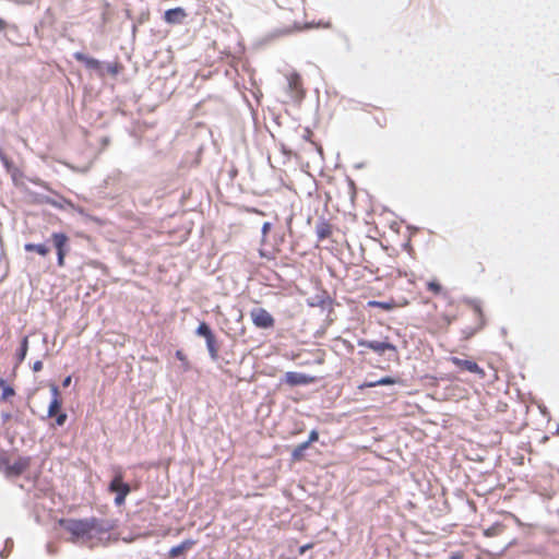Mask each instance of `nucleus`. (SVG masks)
<instances>
[{
    "label": "nucleus",
    "instance_id": "c756f323",
    "mask_svg": "<svg viewBox=\"0 0 559 559\" xmlns=\"http://www.w3.org/2000/svg\"><path fill=\"white\" fill-rule=\"evenodd\" d=\"M318 439H319L318 431L317 430H312L309 433L308 440L305 441L304 443H307V447L309 448L313 442L318 441Z\"/></svg>",
    "mask_w": 559,
    "mask_h": 559
},
{
    "label": "nucleus",
    "instance_id": "4c0bfd02",
    "mask_svg": "<svg viewBox=\"0 0 559 559\" xmlns=\"http://www.w3.org/2000/svg\"><path fill=\"white\" fill-rule=\"evenodd\" d=\"M474 334V331L467 333L466 338L471 337Z\"/></svg>",
    "mask_w": 559,
    "mask_h": 559
},
{
    "label": "nucleus",
    "instance_id": "ddd939ff",
    "mask_svg": "<svg viewBox=\"0 0 559 559\" xmlns=\"http://www.w3.org/2000/svg\"><path fill=\"white\" fill-rule=\"evenodd\" d=\"M194 545H195V540H193V539H185L179 545L170 548V550L168 552V556L170 558H176V557L182 555L183 552L188 551L189 549H191Z\"/></svg>",
    "mask_w": 559,
    "mask_h": 559
},
{
    "label": "nucleus",
    "instance_id": "1a4fd4ad",
    "mask_svg": "<svg viewBox=\"0 0 559 559\" xmlns=\"http://www.w3.org/2000/svg\"><path fill=\"white\" fill-rule=\"evenodd\" d=\"M317 381V378L301 372L288 371L285 373V382L292 386L306 385Z\"/></svg>",
    "mask_w": 559,
    "mask_h": 559
},
{
    "label": "nucleus",
    "instance_id": "b1692460",
    "mask_svg": "<svg viewBox=\"0 0 559 559\" xmlns=\"http://www.w3.org/2000/svg\"><path fill=\"white\" fill-rule=\"evenodd\" d=\"M465 306H466V309L467 311H473L475 313H481L483 312V306L480 304V301H477V300H467L465 302Z\"/></svg>",
    "mask_w": 559,
    "mask_h": 559
},
{
    "label": "nucleus",
    "instance_id": "393cba45",
    "mask_svg": "<svg viewBox=\"0 0 559 559\" xmlns=\"http://www.w3.org/2000/svg\"><path fill=\"white\" fill-rule=\"evenodd\" d=\"M176 357H177L178 360L181 361L182 369L185 371H188L190 369V362H189L187 356L183 354V352L182 350H177L176 352Z\"/></svg>",
    "mask_w": 559,
    "mask_h": 559
},
{
    "label": "nucleus",
    "instance_id": "c85d7f7f",
    "mask_svg": "<svg viewBox=\"0 0 559 559\" xmlns=\"http://www.w3.org/2000/svg\"><path fill=\"white\" fill-rule=\"evenodd\" d=\"M428 289L431 290L435 295H438L442 292L441 285L437 282H429Z\"/></svg>",
    "mask_w": 559,
    "mask_h": 559
},
{
    "label": "nucleus",
    "instance_id": "412c9836",
    "mask_svg": "<svg viewBox=\"0 0 559 559\" xmlns=\"http://www.w3.org/2000/svg\"><path fill=\"white\" fill-rule=\"evenodd\" d=\"M27 349H28V338H27V336H24L21 342L20 348L16 353L17 364H21L25 359Z\"/></svg>",
    "mask_w": 559,
    "mask_h": 559
},
{
    "label": "nucleus",
    "instance_id": "39448f33",
    "mask_svg": "<svg viewBox=\"0 0 559 559\" xmlns=\"http://www.w3.org/2000/svg\"><path fill=\"white\" fill-rule=\"evenodd\" d=\"M360 345L368 347L378 354L389 353V359L396 358V356H397L395 346L389 342L364 341V342H360Z\"/></svg>",
    "mask_w": 559,
    "mask_h": 559
},
{
    "label": "nucleus",
    "instance_id": "20e7f679",
    "mask_svg": "<svg viewBox=\"0 0 559 559\" xmlns=\"http://www.w3.org/2000/svg\"><path fill=\"white\" fill-rule=\"evenodd\" d=\"M51 239L57 250V263L62 267L68 251L69 237L63 233H53Z\"/></svg>",
    "mask_w": 559,
    "mask_h": 559
},
{
    "label": "nucleus",
    "instance_id": "f8f14e48",
    "mask_svg": "<svg viewBox=\"0 0 559 559\" xmlns=\"http://www.w3.org/2000/svg\"><path fill=\"white\" fill-rule=\"evenodd\" d=\"M332 225L326 219H320L316 224V234L319 241L328 239L332 235Z\"/></svg>",
    "mask_w": 559,
    "mask_h": 559
},
{
    "label": "nucleus",
    "instance_id": "5701e85b",
    "mask_svg": "<svg viewBox=\"0 0 559 559\" xmlns=\"http://www.w3.org/2000/svg\"><path fill=\"white\" fill-rule=\"evenodd\" d=\"M0 388H2V400H8L15 394L14 390L7 384L4 379H0Z\"/></svg>",
    "mask_w": 559,
    "mask_h": 559
},
{
    "label": "nucleus",
    "instance_id": "dca6fc26",
    "mask_svg": "<svg viewBox=\"0 0 559 559\" xmlns=\"http://www.w3.org/2000/svg\"><path fill=\"white\" fill-rule=\"evenodd\" d=\"M506 530V525L502 523H493L491 526L484 530V535L486 537H496L501 535Z\"/></svg>",
    "mask_w": 559,
    "mask_h": 559
},
{
    "label": "nucleus",
    "instance_id": "0eeeda50",
    "mask_svg": "<svg viewBox=\"0 0 559 559\" xmlns=\"http://www.w3.org/2000/svg\"><path fill=\"white\" fill-rule=\"evenodd\" d=\"M287 82L290 98L294 100H300L305 96L300 75L298 73H290L287 75Z\"/></svg>",
    "mask_w": 559,
    "mask_h": 559
},
{
    "label": "nucleus",
    "instance_id": "c9c22d12",
    "mask_svg": "<svg viewBox=\"0 0 559 559\" xmlns=\"http://www.w3.org/2000/svg\"><path fill=\"white\" fill-rule=\"evenodd\" d=\"M71 380H72V379H71V376H68V377L62 381V385H63L64 388L69 386V385H70V383H71Z\"/></svg>",
    "mask_w": 559,
    "mask_h": 559
},
{
    "label": "nucleus",
    "instance_id": "aec40b11",
    "mask_svg": "<svg viewBox=\"0 0 559 559\" xmlns=\"http://www.w3.org/2000/svg\"><path fill=\"white\" fill-rule=\"evenodd\" d=\"M205 341L212 359L216 360L218 358V346L214 335L207 337Z\"/></svg>",
    "mask_w": 559,
    "mask_h": 559
},
{
    "label": "nucleus",
    "instance_id": "cd10ccee",
    "mask_svg": "<svg viewBox=\"0 0 559 559\" xmlns=\"http://www.w3.org/2000/svg\"><path fill=\"white\" fill-rule=\"evenodd\" d=\"M56 418V426H63L68 419V415L64 412H60L58 415L55 416Z\"/></svg>",
    "mask_w": 559,
    "mask_h": 559
},
{
    "label": "nucleus",
    "instance_id": "72a5a7b5",
    "mask_svg": "<svg viewBox=\"0 0 559 559\" xmlns=\"http://www.w3.org/2000/svg\"><path fill=\"white\" fill-rule=\"evenodd\" d=\"M449 559H464V555L461 551L453 552Z\"/></svg>",
    "mask_w": 559,
    "mask_h": 559
},
{
    "label": "nucleus",
    "instance_id": "a878e982",
    "mask_svg": "<svg viewBox=\"0 0 559 559\" xmlns=\"http://www.w3.org/2000/svg\"><path fill=\"white\" fill-rule=\"evenodd\" d=\"M198 334L205 337V340L213 335L211 329L209 325L204 322H202L198 328Z\"/></svg>",
    "mask_w": 559,
    "mask_h": 559
},
{
    "label": "nucleus",
    "instance_id": "473e14b6",
    "mask_svg": "<svg viewBox=\"0 0 559 559\" xmlns=\"http://www.w3.org/2000/svg\"><path fill=\"white\" fill-rule=\"evenodd\" d=\"M41 369H43V362H41L40 360L35 361V362H34V366H33V370H34L35 372H37V371H40Z\"/></svg>",
    "mask_w": 559,
    "mask_h": 559
},
{
    "label": "nucleus",
    "instance_id": "a211bd4d",
    "mask_svg": "<svg viewBox=\"0 0 559 559\" xmlns=\"http://www.w3.org/2000/svg\"><path fill=\"white\" fill-rule=\"evenodd\" d=\"M369 307H379L381 310L388 311L392 310L396 306H402V304L394 302L392 299L389 301H368Z\"/></svg>",
    "mask_w": 559,
    "mask_h": 559
},
{
    "label": "nucleus",
    "instance_id": "f704fd0d",
    "mask_svg": "<svg viewBox=\"0 0 559 559\" xmlns=\"http://www.w3.org/2000/svg\"><path fill=\"white\" fill-rule=\"evenodd\" d=\"M270 228H271V224H270L269 222H265V223L263 224V226H262V234H263V235H266V234H267V231L270 230Z\"/></svg>",
    "mask_w": 559,
    "mask_h": 559
},
{
    "label": "nucleus",
    "instance_id": "f03ea898",
    "mask_svg": "<svg viewBox=\"0 0 559 559\" xmlns=\"http://www.w3.org/2000/svg\"><path fill=\"white\" fill-rule=\"evenodd\" d=\"M306 300L310 307L319 308L321 311H333L334 300L326 290L320 287H317L314 295L307 297Z\"/></svg>",
    "mask_w": 559,
    "mask_h": 559
},
{
    "label": "nucleus",
    "instance_id": "7ed1b4c3",
    "mask_svg": "<svg viewBox=\"0 0 559 559\" xmlns=\"http://www.w3.org/2000/svg\"><path fill=\"white\" fill-rule=\"evenodd\" d=\"M130 486L123 481L121 471H118L109 484V491L116 492L115 503L121 506L130 492Z\"/></svg>",
    "mask_w": 559,
    "mask_h": 559
},
{
    "label": "nucleus",
    "instance_id": "423d86ee",
    "mask_svg": "<svg viewBox=\"0 0 559 559\" xmlns=\"http://www.w3.org/2000/svg\"><path fill=\"white\" fill-rule=\"evenodd\" d=\"M31 466V457L20 456L15 461L10 462L7 466V477H17L28 469Z\"/></svg>",
    "mask_w": 559,
    "mask_h": 559
},
{
    "label": "nucleus",
    "instance_id": "58836bf2",
    "mask_svg": "<svg viewBox=\"0 0 559 559\" xmlns=\"http://www.w3.org/2000/svg\"><path fill=\"white\" fill-rule=\"evenodd\" d=\"M259 314H266L265 310H261V312Z\"/></svg>",
    "mask_w": 559,
    "mask_h": 559
},
{
    "label": "nucleus",
    "instance_id": "f3484780",
    "mask_svg": "<svg viewBox=\"0 0 559 559\" xmlns=\"http://www.w3.org/2000/svg\"><path fill=\"white\" fill-rule=\"evenodd\" d=\"M25 251H35L41 257H46L49 253V248L44 243H25Z\"/></svg>",
    "mask_w": 559,
    "mask_h": 559
},
{
    "label": "nucleus",
    "instance_id": "9d476101",
    "mask_svg": "<svg viewBox=\"0 0 559 559\" xmlns=\"http://www.w3.org/2000/svg\"><path fill=\"white\" fill-rule=\"evenodd\" d=\"M50 391L52 394V400L48 406L47 415H48V417L52 418L56 415H58L60 412H62L61 411L62 400L60 396V391L57 385H55V384L50 385Z\"/></svg>",
    "mask_w": 559,
    "mask_h": 559
},
{
    "label": "nucleus",
    "instance_id": "6e6552de",
    "mask_svg": "<svg viewBox=\"0 0 559 559\" xmlns=\"http://www.w3.org/2000/svg\"><path fill=\"white\" fill-rule=\"evenodd\" d=\"M450 361L457 367L461 370H466L471 373L478 374L479 378L485 377V371L483 368H480L475 361L467 360V359H461L459 357H451Z\"/></svg>",
    "mask_w": 559,
    "mask_h": 559
},
{
    "label": "nucleus",
    "instance_id": "f257e3e1",
    "mask_svg": "<svg viewBox=\"0 0 559 559\" xmlns=\"http://www.w3.org/2000/svg\"><path fill=\"white\" fill-rule=\"evenodd\" d=\"M59 525L72 535L71 540H92L109 532L112 525L97 518L90 519H61Z\"/></svg>",
    "mask_w": 559,
    "mask_h": 559
},
{
    "label": "nucleus",
    "instance_id": "2f4dec72",
    "mask_svg": "<svg viewBox=\"0 0 559 559\" xmlns=\"http://www.w3.org/2000/svg\"><path fill=\"white\" fill-rule=\"evenodd\" d=\"M312 547H313V544H312V543H309V544L302 545V546L299 548V555H304L307 550L311 549Z\"/></svg>",
    "mask_w": 559,
    "mask_h": 559
},
{
    "label": "nucleus",
    "instance_id": "2eb2a0df",
    "mask_svg": "<svg viewBox=\"0 0 559 559\" xmlns=\"http://www.w3.org/2000/svg\"><path fill=\"white\" fill-rule=\"evenodd\" d=\"M395 383H396V379H394L392 377H383L376 381L374 380L366 381V382L359 384L358 389L364 390L367 388H374L377 385H391V384H395Z\"/></svg>",
    "mask_w": 559,
    "mask_h": 559
},
{
    "label": "nucleus",
    "instance_id": "4468645a",
    "mask_svg": "<svg viewBox=\"0 0 559 559\" xmlns=\"http://www.w3.org/2000/svg\"><path fill=\"white\" fill-rule=\"evenodd\" d=\"M74 59L79 62H82L85 64L86 68L88 69H93V70H99L100 69V62L95 59V58H92V57H88L82 52H75L74 55Z\"/></svg>",
    "mask_w": 559,
    "mask_h": 559
},
{
    "label": "nucleus",
    "instance_id": "9b49d317",
    "mask_svg": "<svg viewBox=\"0 0 559 559\" xmlns=\"http://www.w3.org/2000/svg\"><path fill=\"white\" fill-rule=\"evenodd\" d=\"M186 17L187 13L185 9L180 7L169 9L164 14V21L167 24H181Z\"/></svg>",
    "mask_w": 559,
    "mask_h": 559
},
{
    "label": "nucleus",
    "instance_id": "6ab92c4d",
    "mask_svg": "<svg viewBox=\"0 0 559 559\" xmlns=\"http://www.w3.org/2000/svg\"><path fill=\"white\" fill-rule=\"evenodd\" d=\"M252 320L258 328L262 329L271 328L274 324L273 317H252Z\"/></svg>",
    "mask_w": 559,
    "mask_h": 559
},
{
    "label": "nucleus",
    "instance_id": "e433bc0d",
    "mask_svg": "<svg viewBox=\"0 0 559 559\" xmlns=\"http://www.w3.org/2000/svg\"><path fill=\"white\" fill-rule=\"evenodd\" d=\"M7 27V23L0 19V31H3Z\"/></svg>",
    "mask_w": 559,
    "mask_h": 559
},
{
    "label": "nucleus",
    "instance_id": "4be33fe9",
    "mask_svg": "<svg viewBox=\"0 0 559 559\" xmlns=\"http://www.w3.org/2000/svg\"><path fill=\"white\" fill-rule=\"evenodd\" d=\"M308 449L307 443L298 444L292 452V460L294 462H299L304 457L305 451Z\"/></svg>",
    "mask_w": 559,
    "mask_h": 559
},
{
    "label": "nucleus",
    "instance_id": "bb28decb",
    "mask_svg": "<svg viewBox=\"0 0 559 559\" xmlns=\"http://www.w3.org/2000/svg\"><path fill=\"white\" fill-rule=\"evenodd\" d=\"M11 459L5 453H0V471L5 473L7 466L10 464Z\"/></svg>",
    "mask_w": 559,
    "mask_h": 559
},
{
    "label": "nucleus",
    "instance_id": "7c9ffc66",
    "mask_svg": "<svg viewBox=\"0 0 559 559\" xmlns=\"http://www.w3.org/2000/svg\"><path fill=\"white\" fill-rule=\"evenodd\" d=\"M312 136H313V132H312L309 128H305V129L302 130L301 138H302L305 141H308V142H310V143H312V144H313Z\"/></svg>",
    "mask_w": 559,
    "mask_h": 559
}]
</instances>
